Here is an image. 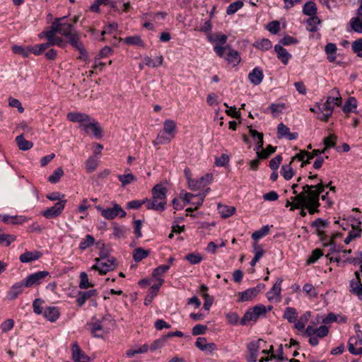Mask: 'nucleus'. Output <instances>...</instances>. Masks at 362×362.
<instances>
[{
  "mask_svg": "<svg viewBox=\"0 0 362 362\" xmlns=\"http://www.w3.org/2000/svg\"><path fill=\"white\" fill-rule=\"evenodd\" d=\"M185 259L192 264H197L202 261L203 257L199 253L192 252L187 254Z\"/></svg>",
  "mask_w": 362,
  "mask_h": 362,
  "instance_id": "44",
  "label": "nucleus"
},
{
  "mask_svg": "<svg viewBox=\"0 0 362 362\" xmlns=\"http://www.w3.org/2000/svg\"><path fill=\"white\" fill-rule=\"evenodd\" d=\"M16 237L9 234H1L0 235V244L8 247L11 243L15 241Z\"/></svg>",
  "mask_w": 362,
  "mask_h": 362,
  "instance_id": "55",
  "label": "nucleus"
},
{
  "mask_svg": "<svg viewBox=\"0 0 362 362\" xmlns=\"http://www.w3.org/2000/svg\"><path fill=\"white\" fill-rule=\"evenodd\" d=\"M284 317L290 323H294L298 317L296 308L292 307H287L285 309Z\"/></svg>",
  "mask_w": 362,
  "mask_h": 362,
  "instance_id": "27",
  "label": "nucleus"
},
{
  "mask_svg": "<svg viewBox=\"0 0 362 362\" xmlns=\"http://www.w3.org/2000/svg\"><path fill=\"white\" fill-rule=\"evenodd\" d=\"M46 39L47 40V45L49 47L57 45L62 48H64L66 45V43L65 42H64L62 38L60 37H58V36H53V37H51L49 38H46Z\"/></svg>",
  "mask_w": 362,
  "mask_h": 362,
  "instance_id": "38",
  "label": "nucleus"
},
{
  "mask_svg": "<svg viewBox=\"0 0 362 362\" xmlns=\"http://www.w3.org/2000/svg\"><path fill=\"white\" fill-rule=\"evenodd\" d=\"M357 106V101L355 98L349 97L343 107V111L346 113L350 112L356 109Z\"/></svg>",
  "mask_w": 362,
  "mask_h": 362,
  "instance_id": "40",
  "label": "nucleus"
},
{
  "mask_svg": "<svg viewBox=\"0 0 362 362\" xmlns=\"http://www.w3.org/2000/svg\"><path fill=\"white\" fill-rule=\"evenodd\" d=\"M64 175V171L62 168H57L52 175L48 177V181L51 183H57L59 181L62 176Z\"/></svg>",
  "mask_w": 362,
  "mask_h": 362,
  "instance_id": "52",
  "label": "nucleus"
},
{
  "mask_svg": "<svg viewBox=\"0 0 362 362\" xmlns=\"http://www.w3.org/2000/svg\"><path fill=\"white\" fill-rule=\"evenodd\" d=\"M358 344L356 337H350L348 341V350L354 355H362V347L356 349L354 346Z\"/></svg>",
  "mask_w": 362,
  "mask_h": 362,
  "instance_id": "28",
  "label": "nucleus"
},
{
  "mask_svg": "<svg viewBox=\"0 0 362 362\" xmlns=\"http://www.w3.org/2000/svg\"><path fill=\"white\" fill-rule=\"evenodd\" d=\"M96 263L90 268L92 270L98 271L99 274L104 275L115 268V259L114 257L106 258L105 256L100 255V257L95 258Z\"/></svg>",
  "mask_w": 362,
  "mask_h": 362,
  "instance_id": "4",
  "label": "nucleus"
},
{
  "mask_svg": "<svg viewBox=\"0 0 362 362\" xmlns=\"http://www.w3.org/2000/svg\"><path fill=\"white\" fill-rule=\"evenodd\" d=\"M23 287H25L24 280L12 286L8 293V299L13 300L16 298L23 292Z\"/></svg>",
  "mask_w": 362,
  "mask_h": 362,
  "instance_id": "17",
  "label": "nucleus"
},
{
  "mask_svg": "<svg viewBox=\"0 0 362 362\" xmlns=\"http://www.w3.org/2000/svg\"><path fill=\"white\" fill-rule=\"evenodd\" d=\"M67 39L69 40V42L70 43V45L75 47L76 49H78V51H81V49L82 51L83 50V45L79 40V35L78 33L71 35Z\"/></svg>",
  "mask_w": 362,
  "mask_h": 362,
  "instance_id": "33",
  "label": "nucleus"
},
{
  "mask_svg": "<svg viewBox=\"0 0 362 362\" xmlns=\"http://www.w3.org/2000/svg\"><path fill=\"white\" fill-rule=\"evenodd\" d=\"M274 50L276 52L278 59L281 60L284 65H286L291 58V54L280 45H276L274 46Z\"/></svg>",
  "mask_w": 362,
  "mask_h": 362,
  "instance_id": "16",
  "label": "nucleus"
},
{
  "mask_svg": "<svg viewBox=\"0 0 362 362\" xmlns=\"http://www.w3.org/2000/svg\"><path fill=\"white\" fill-rule=\"evenodd\" d=\"M302 188L303 191L299 194L291 197V201H286L285 206L290 207L291 211L305 207L311 215L319 213L320 197L325 191V185L322 179H320L317 185L305 184Z\"/></svg>",
  "mask_w": 362,
  "mask_h": 362,
  "instance_id": "1",
  "label": "nucleus"
},
{
  "mask_svg": "<svg viewBox=\"0 0 362 362\" xmlns=\"http://www.w3.org/2000/svg\"><path fill=\"white\" fill-rule=\"evenodd\" d=\"M329 333V328L326 325H321L318 328H316L315 336H317L318 338H323L326 337Z\"/></svg>",
  "mask_w": 362,
  "mask_h": 362,
  "instance_id": "64",
  "label": "nucleus"
},
{
  "mask_svg": "<svg viewBox=\"0 0 362 362\" xmlns=\"http://www.w3.org/2000/svg\"><path fill=\"white\" fill-rule=\"evenodd\" d=\"M65 18V17L59 18V34L68 38L77 32L74 29V26L72 23L64 22Z\"/></svg>",
  "mask_w": 362,
  "mask_h": 362,
  "instance_id": "11",
  "label": "nucleus"
},
{
  "mask_svg": "<svg viewBox=\"0 0 362 362\" xmlns=\"http://www.w3.org/2000/svg\"><path fill=\"white\" fill-rule=\"evenodd\" d=\"M143 62L146 66L156 68L162 66L163 62V57L160 55L157 57L156 60H153L151 57L145 56L143 59Z\"/></svg>",
  "mask_w": 362,
  "mask_h": 362,
  "instance_id": "26",
  "label": "nucleus"
},
{
  "mask_svg": "<svg viewBox=\"0 0 362 362\" xmlns=\"http://www.w3.org/2000/svg\"><path fill=\"white\" fill-rule=\"evenodd\" d=\"M266 313V308L263 305H257L254 306L253 308L249 309L244 314L243 317L240 320V324L242 325H246L247 322L254 321L256 322L257 320L261 316Z\"/></svg>",
  "mask_w": 362,
  "mask_h": 362,
  "instance_id": "6",
  "label": "nucleus"
},
{
  "mask_svg": "<svg viewBox=\"0 0 362 362\" xmlns=\"http://www.w3.org/2000/svg\"><path fill=\"white\" fill-rule=\"evenodd\" d=\"M328 226V222L320 218H317L315 221L311 223V226L316 228L317 235L321 236L324 234V232L321 230V228H325Z\"/></svg>",
  "mask_w": 362,
  "mask_h": 362,
  "instance_id": "34",
  "label": "nucleus"
},
{
  "mask_svg": "<svg viewBox=\"0 0 362 362\" xmlns=\"http://www.w3.org/2000/svg\"><path fill=\"white\" fill-rule=\"evenodd\" d=\"M95 243V239L91 235H87L79 245V248L85 250L88 247L92 246Z\"/></svg>",
  "mask_w": 362,
  "mask_h": 362,
  "instance_id": "50",
  "label": "nucleus"
},
{
  "mask_svg": "<svg viewBox=\"0 0 362 362\" xmlns=\"http://www.w3.org/2000/svg\"><path fill=\"white\" fill-rule=\"evenodd\" d=\"M92 286H93V284L89 282L87 274L85 272H81L79 287L81 288L86 289Z\"/></svg>",
  "mask_w": 362,
  "mask_h": 362,
  "instance_id": "47",
  "label": "nucleus"
},
{
  "mask_svg": "<svg viewBox=\"0 0 362 362\" xmlns=\"http://www.w3.org/2000/svg\"><path fill=\"white\" fill-rule=\"evenodd\" d=\"M166 341V337L164 336L155 340L150 346L149 349L151 351L162 348Z\"/></svg>",
  "mask_w": 362,
  "mask_h": 362,
  "instance_id": "58",
  "label": "nucleus"
},
{
  "mask_svg": "<svg viewBox=\"0 0 362 362\" xmlns=\"http://www.w3.org/2000/svg\"><path fill=\"white\" fill-rule=\"evenodd\" d=\"M149 254V251L145 250L141 247H137L133 252V258L135 262H140L146 258Z\"/></svg>",
  "mask_w": 362,
  "mask_h": 362,
  "instance_id": "36",
  "label": "nucleus"
},
{
  "mask_svg": "<svg viewBox=\"0 0 362 362\" xmlns=\"http://www.w3.org/2000/svg\"><path fill=\"white\" fill-rule=\"evenodd\" d=\"M117 178L121 182L123 187L130 184L136 180L134 175L130 173L124 175H118Z\"/></svg>",
  "mask_w": 362,
  "mask_h": 362,
  "instance_id": "43",
  "label": "nucleus"
},
{
  "mask_svg": "<svg viewBox=\"0 0 362 362\" xmlns=\"http://www.w3.org/2000/svg\"><path fill=\"white\" fill-rule=\"evenodd\" d=\"M262 287V285L259 284L256 287L248 288L243 292H240L238 293L240 296L239 300L245 302L252 300L261 291Z\"/></svg>",
  "mask_w": 362,
  "mask_h": 362,
  "instance_id": "10",
  "label": "nucleus"
},
{
  "mask_svg": "<svg viewBox=\"0 0 362 362\" xmlns=\"http://www.w3.org/2000/svg\"><path fill=\"white\" fill-rule=\"evenodd\" d=\"M290 129L283 123H280L277 127V135L278 138L281 139L286 137L289 134Z\"/></svg>",
  "mask_w": 362,
  "mask_h": 362,
  "instance_id": "59",
  "label": "nucleus"
},
{
  "mask_svg": "<svg viewBox=\"0 0 362 362\" xmlns=\"http://www.w3.org/2000/svg\"><path fill=\"white\" fill-rule=\"evenodd\" d=\"M352 49L358 57H362V38L355 40L351 45Z\"/></svg>",
  "mask_w": 362,
  "mask_h": 362,
  "instance_id": "57",
  "label": "nucleus"
},
{
  "mask_svg": "<svg viewBox=\"0 0 362 362\" xmlns=\"http://www.w3.org/2000/svg\"><path fill=\"white\" fill-rule=\"evenodd\" d=\"M56 33L59 34V18H56L49 29L46 30L45 37L49 38L51 37L56 36Z\"/></svg>",
  "mask_w": 362,
  "mask_h": 362,
  "instance_id": "31",
  "label": "nucleus"
},
{
  "mask_svg": "<svg viewBox=\"0 0 362 362\" xmlns=\"http://www.w3.org/2000/svg\"><path fill=\"white\" fill-rule=\"evenodd\" d=\"M320 23V19L315 16L310 17L307 21L306 28L308 31L314 33L317 30V25Z\"/></svg>",
  "mask_w": 362,
  "mask_h": 362,
  "instance_id": "37",
  "label": "nucleus"
},
{
  "mask_svg": "<svg viewBox=\"0 0 362 362\" xmlns=\"http://www.w3.org/2000/svg\"><path fill=\"white\" fill-rule=\"evenodd\" d=\"M323 253L321 250L315 249L312 252L311 255L307 259V264H311L316 262L322 256Z\"/></svg>",
  "mask_w": 362,
  "mask_h": 362,
  "instance_id": "53",
  "label": "nucleus"
},
{
  "mask_svg": "<svg viewBox=\"0 0 362 362\" xmlns=\"http://www.w3.org/2000/svg\"><path fill=\"white\" fill-rule=\"evenodd\" d=\"M165 134V133H164V132L158 134L156 140L153 141V144L155 146L160 145V144H168L173 139V137H171V136H169L168 134Z\"/></svg>",
  "mask_w": 362,
  "mask_h": 362,
  "instance_id": "39",
  "label": "nucleus"
},
{
  "mask_svg": "<svg viewBox=\"0 0 362 362\" xmlns=\"http://www.w3.org/2000/svg\"><path fill=\"white\" fill-rule=\"evenodd\" d=\"M276 147H273L271 145L267 146L265 149H262L261 152H258V157L261 159H265L269 157L271 154L275 152Z\"/></svg>",
  "mask_w": 362,
  "mask_h": 362,
  "instance_id": "56",
  "label": "nucleus"
},
{
  "mask_svg": "<svg viewBox=\"0 0 362 362\" xmlns=\"http://www.w3.org/2000/svg\"><path fill=\"white\" fill-rule=\"evenodd\" d=\"M311 313L310 311L305 312L300 317L294 322V327L299 331L305 329V325L310 317Z\"/></svg>",
  "mask_w": 362,
  "mask_h": 362,
  "instance_id": "21",
  "label": "nucleus"
},
{
  "mask_svg": "<svg viewBox=\"0 0 362 362\" xmlns=\"http://www.w3.org/2000/svg\"><path fill=\"white\" fill-rule=\"evenodd\" d=\"M285 107L284 103H272L268 108L271 110L272 113L275 115L276 113L281 112Z\"/></svg>",
  "mask_w": 362,
  "mask_h": 362,
  "instance_id": "61",
  "label": "nucleus"
},
{
  "mask_svg": "<svg viewBox=\"0 0 362 362\" xmlns=\"http://www.w3.org/2000/svg\"><path fill=\"white\" fill-rule=\"evenodd\" d=\"M114 325V321L109 315L104 316L101 320H97L91 324L90 331L95 337H102L103 334L110 332Z\"/></svg>",
  "mask_w": 362,
  "mask_h": 362,
  "instance_id": "3",
  "label": "nucleus"
},
{
  "mask_svg": "<svg viewBox=\"0 0 362 362\" xmlns=\"http://www.w3.org/2000/svg\"><path fill=\"white\" fill-rule=\"evenodd\" d=\"M67 119L72 122L83 123V122H88L90 116L86 113L71 112L67 114Z\"/></svg>",
  "mask_w": 362,
  "mask_h": 362,
  "instance_id": "15",
  "label": "nucleus"
},
{
  "mask_svg": "<svg viewBox=\"0 0 362 362\" xmlns=\"http://www.w3.org/2000/svg\"><path fill=\"white\" fill-rule=\"evenodd\" d=\"M97 209L101 211V215L106 219L112 220L117 216L123 218L126 216V212L117 204H114L112 208L102 209L100 206Z\"/></svg>",
  "mask_w": 362,
  "mask_h": 362,
  "instance_id": "7",
  "label": "nucleus"
},
{
  "mask_svg": "<svg viewBox=\"0 0 362 362\" xmlns=\"http://www.w3.org/2000/svg\"><path fill=\"white\" fill-rule=\"evenodd\" d=\"M170 269V265L163 264L158 267H156L153 272V276L156 278V279H161L160 276L166 273Z\"/></svg>",
  "mask_w": 362,
  "mask_h": 362,
  "instance_id": "51",
  "label": "nucleus"
},
{
  "mask_svg": "<svg viewBox=\"0 0 362 362\" xmlns=\"http://www.w3.org/2000/svg\"><path fill=\"white\" fill-rule=\"evenodd\" d=\"M269 230H270L269 226H264L262 228H261L259 230L255 231L252 234V238L254 240H258L264 238L267 235H268L269 233Z\"/></svg>",
  "mask_w": 362,
  "mask_h": 362,
  "instance_id": "35",
  "label": "nucleus"
},
{
  "mask_svg": "<svg viewBox=\"0 0 362 362\" xmlns=\"http://www.w3.org/2000/svg\"><path fill=\"white\" fill-rule=\"evenodd\" d=\"M98 165V161L93 157H90L86 162V168L88 173L95 171Z\"/></svg>",
  "mask_w": 362,
  "mask_h": 362,
  "instance_id": "49",
  "label": "nucleus"
},
{
  "mask_svg": "<svg viewBox=\"0 0 362 362\" xmlns=\"http://www.w3.org/2000/svg\"><path fill=\"white\" fill-rule=\"evenodd\" d=\"M243 6V2L242 1H237L230 4L226 9V13L228 15H233L236 13L239 9Z\"/></svg>",
  "mask_w": 362,
  "mask_h": 362,
  "instance_id": "45",
  "label": "nucleus"
},
{
  "mask_svg": "<svg viewBox=\"0 0 362 362\" xmlns=\"http://www.w3.org/2000/svg\"><path fill=\"white\" fill-rule=\"evenodd\" d=\"M49 276L47 271H39L28 275L24 280L25 287H32L40 284L43 280Z\"/></svg>",
  "mask_w": 362,
  "mask_h": 362,
  "instance_id": "8",
  "label": "nucleus"
},
{
  "mask_svg": "<svg viewBox=\"0 0 362 362\" xmlns=\"http://www.w3.org/2000/svg\"><path fill=\"white\" fill-rule=\"evenodd\" d=\"M66 200L63 199L57 202L53 206L48 208L42 212V215L47 218H54L59 216L63 211Z\"/></svg>",
  "mask_w": 362,
  "mask_h": 362,
  "instance_id": "9",
  "label": "nucleus"
},
{
  "mask_svg": "<svg viewBox=\"0 0 362 362\" xmlns=\"http://www.w3.org/2000/svg\"><path fill=\"white\" fill-rule=\"evenodd\" d=\"M283 282V279L281 278H279L276 283L274 284L271 290L267 293V297L269 300H272L275 297H279L281 291V284Z\"/></svg>",
  "mask_w": 362,
  "mask_h": 362,
  "instance_id": "19",
  "label": "nucleus"
},
{
  "mask_svg": "<svg viewBox=\"0 0 362 362\" xmlns=\"http://www.w3.org/2000/svg\"><path fill=\"white\" fill-rule=\"evenodd\" d=\"M163 132L174 138L176 133V123L172 119L165 120L163 122Z\"/></svg>",
  "mask_w": 362,
  "mask_h": 362,
  "instance_id": "22",
  "label": "nucleus"
},
{
  "mask_svg": "<svg viewBox=\"0 0 362 362\" xmlns=\"http://www.w3.org/2000/svg\"><path fill=\"white\" fill-rule=\"evenodd\" d=\"M16 141L19 149L22 151L29 150L33 146V142L25 139L23 134L16 136Z\"/></svg>",
  "mask_w": 362,
  "mask_h": 362,
  "instance_id": "25",
  "label": "nucleus"
},
{
  "mask_svg": "<svg viewBox=\"0 0 362 362\" xmlns=\"http://www.w3.org/2000/svg\"><path fill=\"white\" fill-rule=\"evenodd\" d=\"M120 40H123L124 43L129 45L144 47V42L139 35L129 36L124 39H120Z\"/></svg>",
  "mask_w": 362,
  "mask_h": 362,
  "instance_id": "24",
  "label": "nucleus"
},
{
  "mask_svg": "<svg viewBox=\"0 0 362 362\" xmlns=\"http://www.w3.org/2000/svg\"><path fill=\"white\" fill-rule=\"evenodd\" d=\"M261 341H262L261 339H259L257 341H252L248 344L247 349L250 354H257V352L259 349V343Z\"/></svg>",
  "mask_w": 362,
  "mask_h": 362,
  "instance_id": "62",
  "label": "nucleus"
},
{
  "mask_svg": "<svg viewBox=\"0 0 362 362\" xmlns=\"http://www.w3.org/2000/svg\"><path fill=\"white\" fill-rule=\"evenodd\" d=\"M42 256V253L39 251L25 252L22 254L19 259L23 263H28L38 259Z\"/></svg>",
  "mask_w": 362,
  "mask_h": 362,
  "instance_id": "18",
  "label": "nucleus"
},
{
  "mask_svg": "<svg viewBox=\"0 0 362 362\" xmlns=\"http://www.w3.org/2000/svg\"><path fill=\"white\" fill-rule=\"evenodd\" d=\"M206 330H207V327L206 325L199 324V325H196L192 328V333L194 336H197V335L205 334Z\"/></svg>",
  "mask_w": 362,
  "mask_h": 362,
  "instance_id": "63",
  "label": "nucleus"
},
{
  "mask_svg": "<svg viewBox=\"0 0 362 362\" xmlns=\"http://www.w3.org/2000/svg\"><path fill=\"white\" fill-rule=\"evenodd\" d=\"M253 45L256 48L262 51L268 50L272 47L271 41L264 38L257 40Z\"/></svg>",
  "mask_w": 362,
  "mask_h": 362,
  "instance_id": "32",
  "label": "nucleus"
},
{
  "mask_svg": "<svg viewBox=\"0 0 362 362\" xmlns=\"http://www.w3.org/2000/svg\"><path fill=\"white\" fill-rule=\"evenodd\" d=\"M303 12L304 14L310 16L315 15L317 12L316 4L313 1L307 2L303 6Z\"/></svg>",
  "mask_w": 362,
  "mask_h": 362,
  "instance_id": "42",
  "label": "nucleus"
},
{
  "mask_svg": "<svg viewBox=\"0 0 362 362\" xmlns=\"http://www.w3.org/2000/svg\"><path fill=\"white\" fill-rule=\"evenodd\" d=\"M228 54L227 57H226V59L229 63H233L235 65L238 64L240 61V57L239 56L238 52L236 50H234L231 49V47L230 46V48L227 49Z\"/></svg>",
  "mask_w": 362,
  "mask_h": 362,
  "instance_id": "29",
  "label": "nucleus"
},
{
  "mask_svg": "<svg viewBox=\"0 0 362 362\" xmlns=\"http://www.w3.org/2000/svg\"><path fill=\"white\" fill-rule=\"evenodd\" d=\"M72 359L74 362H88L90 358L81 349L77 343L72 346Z\"/></svg>",
  "mask_w": 362,
  "mask_h": 362,
  "instance_id": "12",
  "label": "nucleus"
},
{
  "mask_svg": "<svg viewBox=\"0 0 362 362\" xmlns=\"http://www.w3.org/2000/svg\"><path fill=\"white\" fill-rule=\"evenodd\" d=\"M44 316L47 320L50 322L56 321L59 317V311L58 308L48 307L45 308L44 310Z\"/></svg>",
  "mask_w": 362,
  "mask_h": 362,
  "instance_id": "20",
  "label": "nucleus"
},
{
  "mask_svg": "<svg viewBox=\"0 0 362 362\" xmlns=\"http://www.w3.org/2000/svg\"><path fill=\"white\" fill-rule=\"evenodd\" d=\"M127 230L123 226H115L113 227V236L115 238H124Z\"/></svg>",
  "mask_w": 362,
  "mask_h": 362,
  "instance_id": "54",
  "label": "nucleus"
},
{
  "mask_svg": "<svg viewBox=\"0 0 362 362\" xmlns=\"http://www.w3.org/2000/svg\"><path fill=\"white\" fill-rule=\"evenodd\" d=\"M264 78L263 71L261 68L255 67L248 74L250 81L255 86L260 84Z\"/></svg>",
  "mask_w": 362,
  "mask_h": 362,
  "instance_id": "13",
  "label": "nucleus"
},
{
  "mask_svg": "<svg viewBox=\"0 0 362 362\" xmlns=\"http://www.w3.org/2000/svg\"><path fill=\"white\" fill-rule=\"evenodd\" d=\"M97 295V291L92 289L86 291H79L76 298V302L78 307L83 305L85 302L90 299L91 297Z\"/></svg>",
  "mask_w": 362,
  "mask_h": 362,
  "instance_id": "14",
  "label": "nucleus"
},
{
  "mask_svg": "<svg viewBox=\"0 0 362 362\" xmlns=\"http://www.w3.org/2000/svg\"><path fill=\"white\" fill-rule=\"evenodd\" d=\"M281 174L285 180H288L293 177L294 172L290 165H284L281 167Z\"/></svg>",
  "mask_w": 362,
  "mask_h": 362,
  "instance_id": "48",
  "label": "nucleus"
},
{
  "mask_svg": "<svg viewBox=\"0 0 362 362\" xmlns=\"http://www.w3.org/2000/svg\"><path fill=\"white\" fill-rule=\"evenodd\" d=\"M303 291L310 297H317V293L315 287L311 284H305L303 286Z\"/></svg>",
  "mask_w": 362,
  "mask_h": 362,
  "instance_id": "60",
  "label": "nucleus"
},
{
  "mask_svg": "<svg viewBox=\"0 0 362 362\" xmlns=\"http://www.w3.org/2000/svg\"><path fill=\"white\" fill-rule=\"evenodd\" d=\"M167 188L161 184L156 185L152 189V198L146 199L148 209L163 211L166 204Z\"/></svg>",
  "mask_w": 362,
  "mask_h": 362,
  "instance_id": "2",
  "label": "nucleus"
},
{
  "mask_svg": "<svg viewBox=\"0 0 362 362\" xmlns=\"http://www.w3.org/2000/svg\"><path fill=\"white\" fill-rule=\"evenodd\" d=\"M341 103V97L339 93V90L337 88H334L329 91V95L327 98L326 101L322 105V107H318L319 110L321 112H324V110H327L329 112L332 113L334 105L339 106Z\"/></svg>",
  "mask_w": 362,
  "mask_h": 362,
  "instance_id": "5",
  "label": "nucleus"
},
{
  "mask_svg": "<svg viewBox=\"0 0 362 362\" xmlns=\"http://www.w3.org/2000/svg\"><path fill=\"white\" fill-rule=\"evenodd\" d=\"M208 40L211 42L216 43V45H222L226 42L228 37L226 35L216 33L210 34L208 36Z\"/></svg>",
  "mask_w": 362,
  "mask_h": 362,
  "instance_id": "23",
  "label": "nucleus"
},
{
  "mask_svg": "<svg viewBox=\"0 0 362 362\" xmlns=\"http://www.w3.org/2000/svg\"><path fill=\"white\" fill-rule=\"evenodd\" d=\"M218 211L223 218H228L231 216L235 211L234 206H228L226 205H218Z\"/></svg>",
  "mask_w": 362,
  "mask_h": 362,
  "instance_id": "30",
  "label": "nucleus"
},
{
  "mask_svg": "<svg viewBox=\"0 0 362 362\" xmlns=\"http://www.w3.org/2000/svg\"><path fill=\"white\" fill-rule=\"evenodd\" d=\"M12 51L13 53L20 54L23 57H28L30 54L29 46L23 47L18 45H13L12 47Z\"/></svg>",
  "mask_w": 362,
  "mask_h": 362,
  "instance_id": "46",
  "label": "nucleus"
},
{
  "mask_svg": "<svg viewBox=\"0 0 362 362\" xmlns=\"http://www.w3.org/2000/svg\"><path fill=\"white\" fill-rule=\"evenodd\" d=\"M350 26L351 29L358 33H362V18L358 17L352 18L350 21Z\"/></svg>",
  "mask_w": 362,
  "mask_h": 362,
  "instance_id": "41",
  "label": "nucleus"
}]
</instances>
